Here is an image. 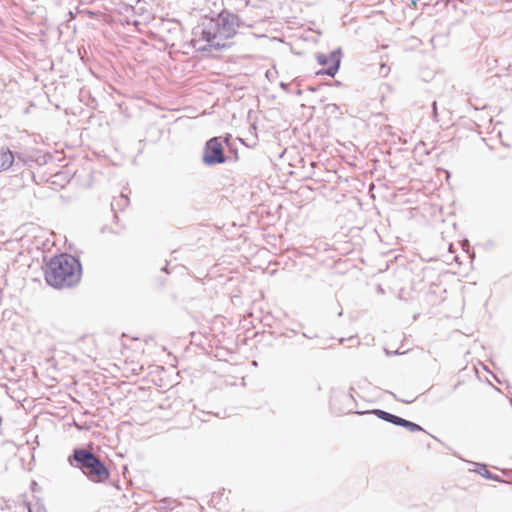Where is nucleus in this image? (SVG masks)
<instances>
[{
	"mask_svg": "<svg viewBox=\"0 0 512 512\" xmlns=\"http://www.w3.org/2000/svg\"><path fill=\"white\" fill-rule=\"evenodd\" d=\"M239 24V17L226 10L220 12L216 17H205L198 26L200 37L195 40V45L200 42H205L206 44L203 46L199 45L197 49L206 51L228 48L230 46L229 39L236 35Z\"/></svg>",
	"mask_w": 512,
	"mask_h": 512,
	"instance_id": "obj_1",
	"label": "nucleus"
},
{
	"mask_svg": "<svg viewBox=\"0 0 512 512\" xmlns=\"http://www.w3.org/2000/svg\"><path fill=\"white\" fill-rule=\"evenodd\" d=\"M82 268L79 260L70 254L54 256L45 271L46 282L55 288H69L79 283Z\"/></svg>",
	"mask_w": 512,
	"mask_h": 512,
	"instance_id": "obj_2",
	"label": "nucleus"
},
{
	"mask_svg": "<svg viewBox=\"0 0 512 512\" xmlns=\"http://www.w3.org/2000/svg\"><path fill=\"white\" fill-rule=\"evenodd\" d=\"M68 460L71 465L79 468L88 479L95 483L104 482L109 477V471L105 464L91 451L76 448Z\"/></svg>",
	"mask_w": 512,
	"mask_h": 512,
	"instance_id": "obj_3",
	"label": "nucleus"
},
{
	"mask_svg": "<svg viewBox=\"0 0 512 512\" xmlns=\"http://www.w3.org/2000/svg\"><path fill=\"white\" fill-rule=\"evenodd\" d=\"M226 161V156L220 139L213 137L209 139L203 149L202 162L207 166H214L223 164Z\"/></svg>",
	"mask_w": 512,
	"mask_h": 512,
	"instance_id": "obj_4",
	"label": "nucleus"
},
{
	"mask_svg": "<svg viewBox=\"0 0 512 512\" xmlns=\"http://www.w3.org/2000/svg\"><path fill=\"white\" fill-rule=\"evenodd\" d=\"M316 59L319 65L327 66V68L322 69L317 72L318 75H328L330 77H334L338 72L341 62V49L338 48L330 54L318 53L316 55Z\"/></svg>",
	"mask_w": 512,
	"mask_h": 512,
	"instance_id": "obj_5",
	"label": "nucleus"
},
{
	"mask_svg": "<svg viewBox=\"0 0 512 512\" xmlns=\"http://www.w3.org/2000/svg\"><path fill=\"white\" fill-rule=\"evenodd\" d=\"M340 401L344 404L342 408H339L341 413H351L355 409L354 398L350 393L339 392L333 396L331 400L332 406H335L336 402Z\"/></svg>",
	"mask_w": 512,
	"mask_h": 512,
	"instance_id": "obj_6",
	"label": "nucleus"
},
{
	"mask_svg": "<svg viewBox=\"0 0 512 512\" xmlns=\"http://www.w3.org/2000/svg\"><path fill=\"white\" fill-rule=\"evenodd\" d=\"M15 164V154L8 148H0V173L9 170Z\"/></svg>",
	"mask_w": 512,
	"mask_h": 512,
	"instance_id": "obj_7",
	"label": "nucleus"
},
{
	"mask_svg": "<svg viewBox=\"0 0 512 512\" xmlns=\"http://www.w3.org/2000/svg\"><path fill=\"white\" fill-rule=\"evenodd\" d=\"M369 413H372V414L376 415L379 419L384 420L389 423H392L396 426H398L400 419H401V417L396 416L394 414H391V413L381 410V409H374V410L370 411Z\"/></svg>",
	"mask_w": 512,
	"mask_h": 512,
	"instance_id": "obj_8",
	"label": "nucleus"
},
{
	"mask_svg": "<svg viewBox=\"0 0 512 512\" xmlns=\"http://www.w3.org/2000/svg\"><path fill=\"white\" fill-rule=\"evenodd\" d=\"M474 465L476 466L474 471L476 473H478L479 475H481L482 477H484L486 479H490V480H498L499 479V477L497 475H493L488 470V468H487V466L485 464L474 463Z\"/></svg>",
	"mask_w": 512,
	"mask_h": 512,
	"instance_id": "obj_9",
	"label": "nucleus"
},
{
	"mask_svg": "<svg viewBox=\"0 0 512 512\" xmlns=\"http://www.w3.org/2000/svg\"><path fill=\"white\" fill-rule=\"evenodd\" d=\"M128 204H129V198L126 195L121 194L118 198H115L112 201L111 208L113 211L121 210V209L125 208L126 206H128Z\"/></svg>",
	"mask_w": 512,
	"mask_h": 512,
	"instance_id": "obj_10",
	"label": "nucleus"
},
{
	"mask_svg": "<svg viewBox=\"0 0 512 512\" xmlns=\"http://www.w3.org/2000/svg\"><path fill=\"white\" fill-rule=\"evenodd\" d=\"M398 426L404 427L407 430H409L410 432H420V431L425 432V430L420 425H418L414 422H411L409 420H406L404 418L400 419Z\"/></svg>",
	"mask_w": 512,
	"mask_h": 512,
	"instance_id": "obj_11",
	"label": "nucleus"
},
{
	"mask_svg": "<svg viewBox=\"0 0 512 512\" xmlns=\"http://www.w3.org/2000/svg\"><path fill=\"white\" fill-rule=\"evenodd\" d=\"M224 492H225V489H223V492H222V493H218L217 495H216V494H214V495L212 496V498H211V502H212L215 506H216V505H218V504H220V502H219V498H220V496H222V495L224 494Z\"/></svg>",
	"mask_w": 512,
	"mask_h": 512,
	"instance_id": "obj_12",
	"label": "nucleus"
},
{
	"mask_svg": "<svg viewBox=\"0 0 512 512\" xmlns=\"http://www.w3.org/2000/svg\"><path fill=\"white\" fill-rule=\"evenodd\" d=\"M432 108H433V118L435 121H438V113H437V103L436 101H434L432 103Z\"/></svg>",
	"mask_w": 512,
	"mask_h": 512,
	"instance_id": "obj_13",
	"label": "nucleus"
},
{
	"mask_svg": "<svg viewBox=\"0 0 512 512\" xmlns=\"http://www.w3.org/2000/svg\"><path fill=\"white\" fill-rule=\"evenodd\" d=\"M20 161L23 163L26 162L22 154H20V153L15 154V164L18 165V162H20Z\"/></svg>",
	"mask_w": 512,
	"mask_h": 512,
	"instance_id": "obj_14",
	"label": "nucleus"
},
{
	"mask_svg": "<svg viewBox=\"0 0 512 512\" xmlns=\"http://www.w3.org/2000/svg\"><path fill=\"white\" fill-rule=\"evenodd\" d=\"M280 87L284 90H287V87H288V84L284 83V82H281L280 83Z\"/></svg>",
	"mask_w": 512,
	"mask_h": 512,
	"instance_id": "obj_15",
	"label": "nucleus"
},
{
	"mask_svg": "<svg viewBox=\"0 0 512 512\" xmlns=\"http://www.w3.org/2000/svg\"><path fill=\"white\" fill-rule=\"evenodd\" d=\"M381 70H383V71H388L389 69L386 67V65H385V64H383V65L381 66ZM386 73H387V72H385V74H386Z\"/></svg>",
	"mask_w": 512,
	"mask_h": 512,
	"instance_id": "obj_16",
	"label": "nucleus"
},
{
	"mask_svg": "<svg viewBox=\"0 0 512 512\" xmlns=\"http://www.w3.org/2000/svg\"><path fill=\"white\" fill-rule=\"evenodd\" d=\"M381 70H383V71H388L389 69L386 67V65H385V64H383V65L381 66ZM386 73H387V72H385V74H386Z\"/></svg>",
	"mask_w": 512,
	"mask_h": 512,
	"instance_id": "obj_17",
	"label": "nucleus"
},
{
	"mask_svg": "<svg viewBox=\"0 0 512 512\" xmlns=\"http://www.w3.org/2000/svg\"><path fill=\"white\" fill-rule=\"evenodd\" d=\"M38 512H46L45 508L43 506L38 507Z\"/></svg>",
	"mask_w": 512,
	"mask_h": 512,
	"instance_id": "obj_18",
	"label": "nucleus"
},
{
	"mask_svg": "<svg viewBox=\"0 0 512 512\" xmlns=\"http://www.w3.org/2000/svg\"><path fill=\"white\" fill-rule=\"evenodd\" d=\"M413 400H402L404 403H411Z\"/></svg>",
	"mask_w": 512,
	"mask_h": 512,
	"instance_id": "obj_19",
	"label": "nucleus"
},
{
	"mask_svg": "<svg viewBox=\"0 0 512 512\" xmlns=\"http://www.w3.org/2000/svg\"><path fill=\"white\" fill-rule=\"evenodd\" d=\"M29 512H33L31 508H29Z\"/></svg>",
	"mask_w": 512,
	"mask_h": 512,
	"instance_id": "obj_20",
	"label": "nucleus"
}]
</instances>
